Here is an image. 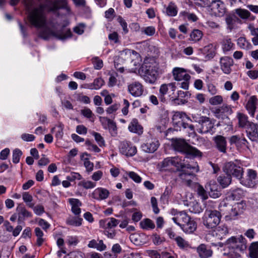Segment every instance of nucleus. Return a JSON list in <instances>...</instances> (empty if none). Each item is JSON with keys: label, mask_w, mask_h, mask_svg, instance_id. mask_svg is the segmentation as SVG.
<instances>
[{"label": "nucleus", "mask_w": 258, "mask_h": 258, "mask_svg": "<svg viewBox=\"0 0 258 258\" xmlns=\"http://www.w3.org/2000/svg\"><path fill=\"white\" fill-rule=\"evenodd\" d=\"M129 131L132 133L141 135L143 133V127L139 124L137 119H133L128 125Z\"/></svg>", "instance_id": "nucleus-34"}, {"label": "nucleus", "mask_w": 258, "mask_h": 258, "mask_svg": "<svg viewBox=\"0 0 258 258\" xmlns=\"http://www.w3.org/2000/svg\"><path fill=\"white\" fill-rule=\"evenodd\" d=\"M126 174L136 183H140L142 181V178L136 172L130 171L126 173Z\"/></svg>", "instance_id": "nucleus-54"}, {"label": "nucleus", "mask_w": 258, "mask_h": 258, "mask_svg": "<svg viewBox=\"0 0 258 258\" xmlns=\"http://www.w3.org/2000/svg\"><path fill=\"white\" fill-rule=\"evenodd\" d=\"M59 9L66 10L68 14H70L71 12V9L68 5V0H56L53 3L52 11H55Z\"/></svg>", "instance_id": "nucleus-28"}, {"label": "nucleus", "mask_w": 258, "mask_h": 258, "mask_svg": "<svg viewBox=\"0 0 258 258\" xmlns=\"http://www.w3.org/2000/svg\"><path fill=\"white\" fill-rule=\"evenodd\" d=\"M221 46L223 51L226 53L234 48V44L232 42L230 38L226 37L223 39L221 42Z\"/></svg>", "instance_id": "nucleus-33"}, {"label": "nucleus", "mask_w": 258, "mask_h": 258, "mask_svg": "<svg viewBox=\"0 0 258 258\" xmlns=\"http://www.w3.org/2000/svg\"><path fill=\"white\" fill-rule=\"evenodd\" d=\"M224 171L227 175L237 178L240 181L241 179L243 169L241 166L236 163L229 162L225 164L224 167Z\"/></svg>", "instance_id": "nucleus-6"}, {"label": "nucleus", "mask_w": 258, "mask_h": 258, "mask_svg": "<svg viewBox=\"0 0 258 258\" xmlns=\"http://www.w3.org/2000/svg\"><path fill=\"white\" fill-rule=\"evenodd\" d=\"M17 211L18 212V221L19 224H21L26 218L30 217L32 215L31 213L22 205L18 206Z\"/></svg>", "instance_id": "nucleus-24"}, {"label": "nucleus", "mask_w": 258, "mask_h": 258, "mask_svg": "<svg viewBox=\"0 0 258 258\" xmlns=\"http://www.w3.org/2000/svg\"><path fill=\"white\" fill-rule=\"evenodd\" d=\"M226 22L228 25V28L230 30H232L235 28L236 20L234 18L231 16L227 17L226 18Z\"/></svg>", "instance_id": "nucleus-60"}, {"label": "nucleus", "mask_w": 258, "mask_h": 258, "mask_svg": "<svg viewBox=\"0 0 258 258\" xmlns=\"http://www.w3.org/2000/svg\"><path fill=\"white\" fill-rule=\"evenodd\" d=\"M221 214L217 211H206L203 217V223L205 226H217L221 221Z\"/></svg>", "instance_id": "nucleus-8"}, {"label": "nucleus", "mask_w": 258, "mask_h": 258, "mask_svg": "<svg viewBox=\"0 0 258 258\" xmlns=\"http://www.w3.org/2000/svg\"><path fill=\"white\" fill-rule=\"evenodd\" d=\"M172 145L176 151L190 155L194 157L201 158L203 153L196 148L192 147L181 139H176L173 140Z\"/></svg>", "instance_id": "nucleus-3"}, {"label": "nucleus", "mask_w": 258, "mask_h": 258, "mask_svg": "<svg viewBox=\"0 0 258 258\" xmlns=\"http://www.w3.org/2000/svg\"><path fill=\"white\" fill-rule=\"evenodd\" d=\"M78 185L82 186L85 189H90L96 186V183L90 180H83L79 182Z\"/></svg>", "instance_id": "nucleus-47"}, {"label": "nucleus", "mask_w": 258, "mask_h": 258, "mask_svg": "<svg viewBox=\"0 0 258 258\" xmlns=\"http://www.w3.org/2000/svg\"><path fill=\"white\" fill-rule=\"evenodd\" d=\"M179 176L187 186H192L193 184L192 180L195 178V174L192 173H188V171H186V169H184L182 170L181 173L179 175Z\"/></svg>", "instance_id": "nucleus-25"}, {"label": "nucleus", "mask_w": 258, "mask_h": 258, "mask_svg": "<svg viewBox=\"0 0 258 258\" xmlns=\"http://www.w3.org/2000/svg\"><path fill=\"white\" fill-rule=\"evenodd\" d=\"M171 213L174 215V217L172 218L173 221L178 226H184L186 224L195 226L198 224L197 221L191 220L187 213L184 211L177 212L176 210L172 209Z\"/></svg>", "instance_id": "nucleus-5"}, {"label": "nucleus", "mask_w": 258, "mask_h": 258, "mask_svg": "<svg viewBox=\"0 0 258 258\" xmlns=\"http://www.w3.org/2000/svg\"><path fill=\"white\" fill-rule=\"evenodd\" d=\"M174 79L177 81H182L185 79H190V76L185 70L180 68H175L172 71Z\"/></svg>", "instance_id": "nucleus-20"}, {"label": "nucleus", "mask_w": 258, "mask_h": 258, "mask_svg": "<svg viewBox=\"0 0 258 258\" xmlns=\"http://www.w3.org/2000/svg\"><path fill=\"white\" fill-rule=\"evenodd\" d=\"M22 230L21 227H6V230L0 231V241L3 242H6L9 240L11 238L10 233H12V235L14 236L18 235Z\"/></svg>", "instance_id": "nucleus-12"}, {"label": "nucleus", "mask_w": 258, "mask_h": 258, "mask_svg": "<svg viewBox=\"0 0 258 258\" xmlns=\"http://www.w3.org/2000/svg\"><path fill=\"white\" fill-rule=\"evenodd\" d=\"M152 240L156 245H159L165 241V238L157 234H154L152 236Z\"/></svg>", "instance_id": "nucleus-61"}, {"label": "nucleus", "mask_w": 258, "mask_h": 258, "mask_svg": "<svg viewBox=\"0 0 258 258\" xmlns=\"http://www.w3.org/2000/svg\"><path fill=\"white\" fill-rule=\"evenodd\" d=\"M247 241L242 235L232 236L228 239L226 245L228 249V255L230 258H239L240 253H243L247 248Z\"/></svg>", "instance_id": "nucleus-2"}, {"label": "nucleus", "mask_w": 258, "mask_h": 258, "mask_svg": "<svg viewBox=\"0 0 258 258\" xmlns=\"http://www.w3.org/2000/svg\"><path fill=\"white\" fill-rule=\"evenodd\" d=\"M28 206L33 208L34 213L38 215H40L44 212V208L42 205H38L34 207V204H29Z\"/></svg>", "instance_id": "nucleus-50"}, {"label": "nucleus", "mask_w": 258, "mask_h": 258, "mask_svg": "<svg viewBox=\"0 0 258 258\" xmlns=\"http://www.w3.org/2000/svg\"><path fill=\"white\" fill-rule=\"evenodd\" d=\"M158 70V68L156 63L151 64L145 62L140 69L145 81L151 84H154L157 79Z\"/></svg>", "instance_id": "nucleus-4"}, {"label": "nucleus", "mask_w": 258, "mask_h": 258, "mask_svg": "<svg viewBox=\"0 0 258 258\" xmlns=\"http://www.w3.org/2000/svg\"><path fill=\"white\" fill-rule=\"evenodd\" d=\"M132 53H134V50L125 49L119 52V56L114 60V66L116 69L120 73H123L124 68L120 66L124 61H130Z\"/></svg>", "instance_id": "nucleus-9"}, {"label": "nucleus", "mask_w": 258, "mask_h": 258, "mask_svg": "<svg viewBox=\"0 0 258 258\" xmlns=\"http://www.w3.org/2000/svg\"><path fill=\"white\" fill-rule=\"evenodd\" d=\"M69 203L72 206V211L75 215H79L81 213L80 206L82 203L80 201L77 199L71 198L69 199Z\"/></svg>", "instance_id": "nucleus-35"}, {"label": "nucleus", "mask_w": 258, "mask_h": 258, "mask_svg": "<svg viewBox=\"0 0 258 258\" xmlns=\"http://www.w3.org/2000/svg\"><path fill=\"white\" fill-rule=\"evenodd\" d=\"M183 166L184 167L182 169L184 170L183 169L186 168L187 169L186 171H188V170L190 171V172H188V173H192L195 174V173L198 172L199 171V167L197 162H196L194 165L187 164L186 166L184 165Z\"/></svg>", "instance_id": "nucleus-56"}, {"label": "nucleus", "mask_w": 258, "mask_h": 258, "mask_svg": "<svg viewBox=\"0 0 258 258\" xmlns=\"http://www.w3.org/2000/svg\"><path fill=\"white\" fill-rule=\"evenodd\" d=\"M92 62L95 69L99 70L103 67V61L98 57H94L92 58Z\"/></svg>", "instance_id": "nucleus-62"}, {"label": "nucleus", "mask_w": 258, "mask_h": 258, "mask_svg": "<svg viewBox=\"0 0 258 258\" xmlns=\"http://www.w3.org/2000/svg\"><path fill=\"white\" fill-rule=\"evenodd\" d=\"M202 52L206 54L205 58L207 59L213 58L216 54L215 48L212 44H209L208 45L205 46L202 49Z\"/></svg>", "instance_id": "nucleus-36"}, {"label": "nucleus", "mask_w": 258, "mask_h": 258, "mask_svg": "<svg viewBox=\"0 0 258 258\" xmlns=\"http://www.w3.org/2000/svg\"><path fill=\"white\" fill-rule=\"evenodd\" d=\"M203 37V32L198 29L194 30L190 35V40L194 42H198Z\"/></svg>", "instance_id": "nucleus-44"}, {"label": "nucleus", "mask_w": 258, "mask_h": 258, "mask_svg": "<svg viewBox=\"0 0 258 258\" xmlns=\"http://www.w3.org/2000/svg\"><path fill=\"white\" fill-rule=\"evenodd\" d=\"M257 99L255 96H251L246 105V109L251 116H254Z\"/></svg>", "instance_id": "nucleus-29"}, {"label": "nucleus", "mask_w": 258, "mask_h": 258, "mask_svg": "<svg viewBox=\"0 0 258 258\" xmlns=\"http://www.w3.org/2000/svg\"><path fill=\"white\" fill-rule=\"evenodd\" d=\"M216 148L221 153H226L227 151V141L225 137L217 135L213 138Z\"/></svg>", "instance_id": "nucleus-18"}, {"label": "nucleus", "mask_w": 258, "mask_h": 258, "mask_svg": "<svg viewBox=\"0 0 258 258\" xmlns=\"http://www.w3.org/2000/svg\"><path fill=\"white\" fill-rule=\"evenodd\" d=\"M109 190L103 187H98L94 189L90 196L92 198L100 201L106 199L109 196Z\"/></svg>", "instance_id": "nucleus-17"}, {"label": "nucleus", "mask_w": 258, "mask_h": 258, "mask_svg": "<svg viewBox=\"0 0 258 258\" xmlns=\"http://www.w3.org/2000/svg\"><path fill=\"white\" fill-rule=\"evenodd\" d=\"M189 210L190 212L194 213H200L203 211V209L197 202H193L190 204Z\"/></svg>", "instance_id": "nucleus-46"}, {"label": "nucleus", "mask_w": 258, "mask_h": 258, "mask_svg": "<svg viewBox=\"0 0 258 258\" xmlns=\"http://www.w3.org/2000/svg\"><path fill=\"white\" fill-rule=\"evenodd\" d=\"M82 179V175L78 172H72L69 176L67 177V179L70 181H73L75 180H81Z\"/></svg>", "instance_id": "nucleus-59"}, {"label": "nucleus", "mask_w": 258, "mask_h": 258, "mask_svg": "<svg viewBox=\"0 0 258 258\" xmlns=\"http://www.w3.org/2000/svg\"><path fill=\"white\" fill-rule=\"evenodd\" d=\"M141 60L140 54L134 50V53H132L130 60L131 62L133 63L134 67H138L140 66Z\"/></svg>", "instance_id": "nucleus-40"}, {"label": "nucleus", "mask_w": 258, "mask_h": 258, "mask_svg": "<svg viewBox=\"0 0 258 258\" xmlns=\"http://www.w3.org/2000/svg\"><path fill=\"white\" fill-rule=\"evenodd\" d=\"M35 235L37 236L36 244L40 246L45 240L43 237L44 234L42 230L39 227H36L35 229Z\"/></svg>", "instance_id": "nucleus-41"}, {"label": "nucleus", "mask_w": 258, "mask_h": 258, "mask_svg": "<svg viewBox=\"0 0 258 258\" xmlns=\"http://www.w3.org/2000/svg\"><path fill=\"white\" fill-rule=\"evenodd\" d=\"M223 101V97L221 95L214 96L209 99V103L212 105L221 104Z\"/></svg>", "instance_id": "nucleus-48"}, {"label": "nucleus", "mask_w": 258, "mask_h": 258, "mask_svg": "<svg viewBox=\"0 0 258 258\" xmlns=\"http://www.w3.org/2000/svg\"><path fill=\"white\" fill-rule=\"evenodd\" d=\"M200 125V127L199 132L201 134L208 133L210 132L213 127V124L210 119L207 116L204 118L203 120L202 121Z\"/></svg>", "instance_id": "nucleus-23"}, {"label": "nucleus", "mask_w": 258, "mask_h": 258, "mask_svg": "<svg viewBox=\"0 0 258 258\" xmlns=\"http://www.w3.org/2000/svg\"><path fill=\"white\" fill-rule=\"evenodd\" d=\"M169 89L173 92L175 90L176 86L175 83L163 84L160 86L159 88V98L161 102L165 101L166 99L165 95L168 93Z\"/></svg>", "instance_id": "nucleus-19"}, {"label": "nucleus", "mask_w": 258, "mask_h": 258, "mask_svg": "<svg viewBox=\"0 0 258 258\" xmlns=\"http://www.w3.org/2000/svg\"><path fill=\"white\" fill-rule=\"evenodd\" d=\"M178 12V8L175 3L173 2L169 3L166 9V14L170 17L175 16Z\"/></svg>", "instance_id": "nucleus-39"}, {"label": "nucleus", "mask_w": 258, "mask_h": 258, "mask_svg": "<svg viewBox=\"0 0 258 258\" xmlns=\"http://www.w3.org/2000/svg\"><path fill=\"white\" fill-rule=\"evenodd\" d=\"M82 218L79 217H75L71 218L69 220L68 224L75 226H80L82 224Z\"/></svg>", "instance_id": "nucleus-58"}, {"label": "nucleus", "mask_w": 258, "mask_h": 258, "mask_svg": "<svg viewBox=\"0 0 258 258\" xmlns=\"http://www.w3.org/2000/svg\"><path fill=\"white\" fill-rule=\"evenodd\" d=\"M130 239L132 242L135 244H140L141 242L140 235L137 233L131 234L130 236Z\"/></svg>", "instance_id": "nucleus-63"}, {"label": "nucleus", "mask_w": 258, "mask_h": 258, "mask_svg": "<svg viewBox=\"0 0 258 258\" xmlns=\"http://www.w3.org/2000/svg\"><path fill=\"white\" fill-rule=\"evenodd\" d=\"M104 85V81L102 79L99 78L94 80L91 85V88L95 90L100 89Z\"/></svg>", "instance_id": "nucleus-52"}, {"label": "nucleus", "mask_w": 258, "mask_h": 258, "mask_svg": "<svg viewBox=\"0 0 258 258\" xmlns=\"http://www.w3.org/2000/svg\"><path fill=\"white\" fill-rule=\"evenodd\" d=\"M236 13L242 19L248 20L249 21H253L255 19V17L245 9H238L236 10Z\"/></svg>", "instance_id": "nucleus-32"}, {"label": "nucleus", "mask_w": 258, "mask_h": 258, "mask_svg": "<svg viewBox=\"0 0 258 258\" xmlns=\"http://www.w3.org/2000/svg\"><path fill=\"white\" fill-rule=\"evenodd\" d=\"M173 167H175L177 170H179L182 169L184 166L181 160L178 157H168L161 163L162 170H172Z\"/></svg>", "instance_id": "nucleus-7"}, {"label": "nucleus", "mask_w": 258, "mask_h": 258, "mask_svg": "<svg viewBox=\"0 0 258 258\" xmlns=\"http://www.w3.org/2000/svg\"><path fill=\"white\" fill-rule=\"evenodd\" d=\"M128 91L134 97H140L144 92V87L139 82H134L128 85Z\"/></svg>", "instance_id": "nucleus-16"}, {"label": "nucleus", "mask_w": 258, "mask_h": 258, "mask_svg": "<svg viewBox=\"0 0 258 258\" xmlns=\"http://www.w3.org/2000/svg\"><path fill=\"white\" fill-rule=\"evenodd\" d=\"M186 120L191 121V119L184 112L176 111L175 112L172 116V121L174 125L180 126V124Z\"/></svg>", "instance_id": "nucleus-22"}, {"label": "nucleus", "mask_w": 258, "mask_h": 258, "mask_svg": "<svg viewBox=\"0 0 258 258\" xmlns=\"http://www.w3.org/2000/svg\"><path fill=\"white\" fill-rule=\"evenodd\" d=\"M241 192V190L239 189L234 190L220 203L219 209L225 215V219L226 221L234 220L236 216L242 213L245 209V203L242 201L233 205L228 202V200H235L240 198Z\"/></svg>", "instance_id": "nucleus-1"}, {"label": "nucleus", "mask_w": 258, "mask_h": 258, "mask_svg": "<svg viewBox=\"0 0 258 258\" xmlns=\"http://www.w3.org/2000/svg\"><path fill=\"white\" fill-rule=\"evenodd\" d=\"M119 149L121 154L127 157L134 156L137 152L136 147L131 142L126 141L120 142Z\"/></svg>", "instance_id": "nucleus-11"}, {"label": "nucleus", "mask_w": 258, "mask_h": 258, "mask_svg": "<svg viewBox=\"0 0 258 258\" xmlns=\"http://www.w3.org/2000/svg\"><path fill=\"white\" fill-rule=\"evenodd\" d=\"M114 227H105L103 232L104 234L108 238H113L115 237L116 232L114 229Z\"/></svg>", "instance_id": "nucleus-49"}, {"label": "nucleus", "mask_w": 258, "mask_h": 258, "mask_svg": "<svg viewBox=\"0 0 258 258\" xmlns=\"http://www.w3.org/2000/svg\"><path fill=\"white\" fill-rule=\"evenodd\" d=\"M159 146V141L156 138H150L145 143L142 145L141 148L147 153H153L157 150Z\"/></svg>", "instance_id": "nucleus-15"}, {"label": "nucleus", "mask_w": 258, "mask_h": 258, "mask_svg": "<svg viewBox=\"0 0 258 258\" xmlns=\"http://www.w3.org/2000/svg\"><path fill=\"white\" fill-rule=\"evenodd\" d=\"M197 192L199 196L201 197L203 200H206L208 199V196L206 191L201 185L197 186Z\"/></svg>", "instance_id": "nucleus-53"}, {"label": "nucleus", "mask_w": 258, "mask_h": 258, "mask_svg": "<svg viewBox=\"0 0 258 258\" xmlns=\"http://www.w3.org/2000/svg\"><path fill=\"white\" fill-rule=\"evenodd\" d=\"M180 15L183 17V18L188 21L195 22L198 20V17L194 13H190L186 11L181 12Z\"/></svg>", "instance_id": "nucleus-45"}, {"label": "nucleus", "mask_w": 258, "mask_h": 258, "mask_svg": "<svg viewBox=\"0 0 258 258\" xmlns=\"http://www.w3.org/2000/svg\"><path fill=\"white\" fill-rule=\"evenodd\" d=\"M175 240L177 246L181 249L187 250L189 248H192L189 242L180 236L176 237Z\"/></svg>", "instance_id": "nucleus-38"}, {"label": "nucleus", "mask_w": 258, "mask_h": 258, "mask_svg": "<svg viewBox=\"0 0 258 258\" xmlns=\"http://www.w3.org/2000/svg\"><path fill=\"white\" fill-rule=\"evenodd\" d=\"M247 250V256L248 258H258V241L251 242Z\"/></svg>", "instance_id": "nucleus-31"}, {"label": "nucleus", "mask_w": 258, "mask_h": 258, "mask_svg": "<svg viewBox=\"0 0 258 258\" xmlns=\"http://www.w3.org/2000/svg\"><path fill=\"white\" fill-rule=\"evenodd\" d=\"M22 155V151L19 149H15L13 152L12 160L13 163L17 164L19 162L21 156Z\"/></svg>", "instance_id": "nucleus-51"}, {"label": "nucleus", "mask_w": 258, "mask_h": 258, "mask_svg": "<svg viewBox=\"0 0 258 258\" xmlns=\"http://www.w3.org/2000/svg\"><path fill=\"white\" fill-rule=\"evenodd\" d=\"M237 45L241 49L249 50L252 48V46L244 37H240L237 40Z\"/></svg>", "instance_id": "nucleus-37"}, {"label": "nucleus", "mask_w": 258, "mask_h": 258, "mask_svg": "<svg viewBox=\"0 0 258 258\" xmlns=\"http://www.w3.org/2000/svg\"><path fill=\"white\" fill-rule=\"evenodd\" d=\"M257 177V173L255 170L248 169L246 171L245 177H242L240 182L246 186L252 187L256 184Z\"/></svg>", "instance_id": "nucleus-10"}, {"label": "nucleus", "mask_w": 258, "mask_h": 258, "mask_svg": "<svg viewBox=\"0 0 258 258\" xmlns=\"http://www.w3.org/2000/svg\"><path fill=\"white\" fill-rule=\"evenodd\" d=\"M218 181L220 185L224 188L230 184L231 181V177L228 175L227 176H220L218 178Z\"/></svg>", "instance_id": "nucleus-42"}, {"label": "nucleus", "mask_w": 258, "mask_h": 258, "mask_svg": "<svg viewBox=\"0 0 258 258\" xmlns=\"http://www.w3.org/2000/svg\"><path fill=\"white\" fill-rule=\"evenodd\" d=\"M92 135L94 137L96 142L99 145V146L101 147L104 146L105 141L103 137L99 133L93 132L92 133Z\"/></svg>", "instance_id": "nucleus-55"}, {"label": "nucleus", "mask_w": 258, "mask_h": 258, "mask_svg": "<svg viewBox=\"0 0 258 258\" xmlns=\"http://www.w3.org/2000/svg\"><path fill=\"white\" fill-rule=\"evenodd\" d=\"M212 13L215 16L222 17L226 13V8L223 2L220 0L213 1L210 5Z\"/></svg>", "instance_id": "nucleus-13"}, {"label": "nucleus", "mask_w": 258, "mask_h": 258, "mask_svg": "<svg viewBox=\"0 0 258 258\" xmlns=\"http://www.w3.org/2000/svg\"><path fill=\"white\" fill-rule=\"evenodd\" d=\"M120 107V104L118 103H115L109 107H108L106 110L108 114H112L116 112Z\"/></svg>", "instance_id": "nucleus-64"}, {"label": "nucleus", "mask_w": 258, "mask_h": 258, "mask_svg": "<svg viewBox=\"0 0 258 258\" xmlns=\"http://www.w3.org/2000/svg\"><path fill=\"white\" fill-rule=\"evenodd\" d=\"M229 143L231 145H235L237 149L247 147L248 142L244 138H241L238 135L231 136L229 138Z\"/></svg>", "instance_id": "nucleus-21"}, {"label": "nucleus", "mask_w": 258, "mask_h": 258, "mask_svg": "<svg viewBox=\"0 0 258 258\" xmlns=\"http://www.w3.org/2000/svg\"><path fill=\"white\" fill-rule=\"evenodd\" d=\"M237 118L238 120L239 126L241 127L246 128L247 127L251 125V124L253 123V122L248 120V116L242 113L238 112Z\"/></svg>", "instance_id": "nucleus-30"}, {"label": "nucleus", "mask_w": 258, "mask_h": 258, "mask_svg": "<svg viewBox=\"0 0 258 258\" xmlns=\"http://www.w3.org/2000/svg\"><path fill=\"white\" fill-rule=\"evenodd\" d=\"M222 113L223 115H226V117H227L228 115H230L232 113V109L231 106L227 104H223L220 107Z\"/></svg>", "instance_id": "nucleus-57"}, {"label": "nucleus", "mask_w": 258, "mask_h": 258, "mask_svg": "<svg viewBox=\"0 0 258 258\" xmlns=\"http://www.w3.org/2000/svg\"><path fill=\"white\" fill-rule=\"evenodd\" d=\"M188 94V92H184L181 90L178 91L177 92V97L175 100L176 101H180L181 104H184L187 102Z\"/></svg>", "instance_id": "nucleus-43"}, {"label": "nucleus", "mask_w": 258, "mask_h": 258, "mask_svg": "<svg viewBox=\"0 0 258 258\" xmlns=\"http://www.w3.org/2000/svg\"><path fill=\"white\" fill-rule=\"evenodd\" d=\"M219 63L220 69L225 74H229L232 71L231 67L233 66V59L228 56H222L220 58Z\"/></svg>", "instance_id": "nucleus-14"}, {"label": "nucleus", "mask_w": 258, "mask_h": 258, "mask_svg": "<svg viewBox=\"0 0 258 258\" xmlns=\"http://www.w3.org/2000/svg\"><path fill=\"white\" fill-rule=\"evenodd\" d=\"M247 137L252 141L258 140V132L256 125L253 123L246 128Z\"/></svg>", "instance_id": "nucleus-26"}, {"label": "nucleus", "mask_w": 258, "mask_h": 258, "mask_svg": "<svg viewBox=\"0 0 258 258\" xmlns=\"http://www.w3.org/2000/svg\"><path fill=\"white\" fill-rule=\"evenodd\" d=\"M197 251L200 258H209L213 254L212 250L210 248H207L206 245L204 244H200L197 248Z\"/></svg>", "instance_id": "nucleus-27"}]
</instances>
